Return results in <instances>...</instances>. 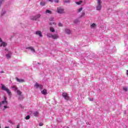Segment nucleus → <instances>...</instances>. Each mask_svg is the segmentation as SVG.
Segmentation results:
<instances>
[{
	"label": "nucleus",
	"mask_w": 128,
	"mask_h": 128,
	"mask_svg": "<svg viewBox=\"0 0 128 128\" xmlns=\"http://www.w3.org/2000/svg\"><path fill=\"white\" fill-rule=\"evenodd\" d=\"M2 46H3L4 48H6V46H8V44L6 43V42H2L0 45V48H2Z\"/></svg>",
	"instance_id": "11"
},
{
	"label": "nucleus",
	"mask_w": 128,
	"mask_h": 128,
	"mask_svg": "<svg viewBox=\"0 0 128 128\" xmlns=\"http://www.w3.org/2000/svg\"><path fill=\"white\" fill-rule=\"evenodd\" d=\"M2 104L6 106L8 104V101L3 100L0 102V106H2Z\"/></svg>",
	"instance_id": "8"
},
{
	"label": "nucleus",
	"mask_w": 128,
	"mask_h": 128,
	"mask_svg": "<svg viewBox=\"0 0 128 128\" xmlns=\"http://www.w3.org/2000/svg\"><path fill=\"white\" fill-rule=\"evenodd\" d=\"M8 106H4V110H6V108H8Z\"/></svg>",
	"instance_id": "33"
},
{
	"label": "nucleus",
	"mask_w": 128,
	"mask_h": 128,
	"mask_svg": "<svg viewBox=\"0 0 128 128\" xmlns=\"http://www.w3.org/2000/svg\"><path fill=\"white\" fill-rule=\"evenodd\" d=\"M33 114L34 116H36V117L38 116L39 114L38 111H36L35 112H34Z\"/></svg>",
	"instance_id": "13"
},
{
	"label": "nucleus",
	"mask_w": 128,
	"mask_h": 128,
	"mask_svg": "<svg viewBox=\"0 0 128 128\" xmlns=\"http://www.w3.org/2000/svg\"><path fill=\"white\" fill-rule=\"evenodd\" d=\"M126 74L128 76V70H126Z\"/></svg>",
	"instance_id": "44"
},
{
	"label": "nucleus",
	"mask_w": 128,
	"mask_h": 128,
	"mask_svg": "<svg viewBox=\"0 0 128 128\" xmlns=\"http://www.w3.org/2000/svg\"><path fill=\"white\" fill-rule=\"evenodd\" d=\"M16 90H18V88H16Z\"/></svg>",
	"instance_id": "48"
},
{
	"label": "nucleus",
	"mask_w": 128,
	"mask_h": 128,
	"mask_svg": "<svg viewBox=\"0 0 128 128\" xmlns=\"http://www.w3.org/2000/svg\"><path fill=\"white\" fill-rule=\"evenodd\" d=\"M0 128H2V126H0Z\"/></svg>",
	"instance_id": "49"
},
{
	"label": "nucleus",
	"mask_w": 128,
	"mask_h": 128,
	"mask_svg": "<svg viewBox=\"0 0 128 128\" xmlns=\"http://www.w3.org/2000/svg\"><path fill=\"white\" fill-rule=\"evenodd\" d=\"M97 10H102V0H97V6L96 7Z\"/></svg>",
	"instance_id": "3"
},
{
	"label": "nucleus",
	"mask_w": 128,
	"mask_h": 128,
	"mask_svg": "<svg viewBox=\"0 0 128 128\" xmlns=\"http://www.w3.org/2000/svg\"><path fill=\"white\" fill-rule=\"evenodd\" d=\"M54 2H56V4H58V2H60V1L58 0H54Z\"/></svg>",
	"instance_id": "32"
},
{
	"label": "nucleus",
	"mask_w": 128,
	"mask_h": 128,
	"mask_svg": "<svg viewBox=\"0 0 128 128\" xmlns=\"http://www.w3.org/2000/svg\"><path fill=\"white\" fill-rule=\"evenodd\" d=\"M0 72V74H4V71H1Z\"/></svg>",
	"instance_id": "40"
},
{
	"label": "nucleus",
	"mask_w": 128,
	"mask_h": 128,
	"mask_svg": "<svg viewBox=\"0 0 128 128\" xmlns=\"http://www.w3.org/2000/svg\"><path fill=\"white\" fill-rule=\"evenodd\" d=\"M64 8H62L60 7L58 8L57 9V12H58V14H64Z\"/></svg>",
	"instance_id": "6"
},
{
	"label": "nucleus",
	"mask_w": 128,
	"mask_h": 128,
	"mask_svg": "<svg viewBox=\"0 0 128 128\" xmlns=\"http://www.w3.org/2000/svg\"><path fill=\"white\" fill-rule=\"evenodd\" d=\"M85 15H86V14L84 13V12H82V14L80 16V18H82V16H84Z\"/></svg>",
	"instance_id": "24"
},
{
	"label": "nucleus",
	"mask_w": 128,
	"mask_h": 128,
	"mask_svg": "<svg viewBox=\"0 0 128 128\" xmlns=\"http://www.w3.org/2000/svg\"><path fill=\"white\" fill-rule=\"evenodd\" d=\"M50 32H55L54 28L52 26H50Z\"/></svg>",
	"instance_id": "16"
},
{
	"label": "nucleus",
	"mask_w": 128,
	"mask_h": 128,
	"mask_svg": "<svg viewBox=\"0 0 128 128\" xmlns=\"http://www.w3.org/2000/svg\"><path fill=\"white\" fill-rule=\"evenodd\" d=\"M46 3L45 2H42V1L40 2V4L42 6H46Z\"/></svg>",
	"instance_id": "15"
},
{
	"label": "nucleus",
	"mask_w": 128,
	"mask_h": 128,
	"mask_svg": "<svg viewBox=\"0 0 128 128\" xmlns=\"http://www.w3.org/2000/svg\"><path fill=\"white\" fill-rule=\"evenodd\" d=\"M4 2V0H0V8L2 6V2Z\"/></svg>",
	"instance_id": "23"
},
{
	"label": "nucleus",
	"mask_w": 128,
	"mask_h": 128,
	"mask_svg": "<svg viewBox=\"0 0 128 128\" xmlns=\"http://www.w3.org/2000/svg\"><path fill=\"white\" fill-rule=\"evenodd\" d=\"M16 80L18 82H24V80L23 79H20L18 77L16 78Z\"/></svg>",
	"instance_id": "9"
},
{
	"label": "nucleus",
	"mask_w": 128,
	"mask_h": 128,
	"mask_svg": "<svg viewBox=\"0 0 128 128\" xmlns=\"http://www.w3.org/2000/svg\"><path fill=\"white\" fill-rule=\"evenodd\" d=\"M65 32H66V34H70V30L68 29H66L65 30Z\"/></svg>",
	"instance_id": "18"
},
{
	"label": "nucleus",
	"mask_w": 128,
	"mask_h": 128,
	"mask_svg": "<svg viewBox=\"0 0 128 128\" xmlns=\"http://www.w3.org/2000/svg\"><path fill=\"white\" fill-rule=\"evenodd\" d=\"M4 100L5 102H6V96H4Z\"/></svg>",
	"instance_id": "38"
},
{
	"label": "nucleus",
	"mask_w": 128,
	"mask_h": 128,
	"mask_svg": "<svg viewBox=\"0 0 128 128\" xmlns=\"http://www.w3.org/2000/svg\"><path fill=\"white\" fill-rule=\"evenodd\" d=\"M38 64H40V62H38Z\"/></svg>",
	"instance_id": "46"
},
{
	"label": "nucleus",
	"mask_w": 128,
	"mask_h": 128,
	"mask_svg": "<svg viewBox=\"0 0 128 128\" xmlns=\"http://www.w3.org/2000/svg\"><path fill=\"white\" fill-rule=\"evenodd\" d=\"M63 98H64V100H70V96H68V94L66 92H64L62 94Z\"/></svg>",
	"instance_id": "5"
},
{
	"label": "nucleus",
	"mask_w": 128,
	"mask_h": 128,
	"mask_svg": "<svg viewBox=\"0 0 128 128\" xmlns=\"http://www.w3.org/2000/svg\"><path fill=\"white\" fill-rule=\"evenodd\" d=\"M1 88L2 90H5V92H6L8 96H12V92H10V89L6 88V86L4 85V84H1Z\"/></svg>",
	"instance_id": "2"
},
{
	"label": "nucleus",
	"mask_w": 128,
	"mask_h": 128,
	"mask_svg": "<svg viewBox=\"0 0 128 128\" xmlns=\"http://www.w3.org/2000/svg\"><path fill=\"white\" fill-rule=\"evenodd\" d=\"M18 98H19V100H24V97H22V96H19Z\"/></svg>",
	"instance_id": "31"
},
{
	"label": "nucleus",
	"mask_w": 128,
	"mask_h": 128,
	"mask_svg": "<svg viewBox=\"0 0 128 128\" xmlns=\"http://www.w3.org/2000/svg\"><path fill=\"white\" fill-rule=\"evenodd\" d=\"M16 128H20V124H18V125L17 126Z\"/></svg>",
	"instance_id": "43"
},
{
	"label": "nucleus",
	"mask_w": 128,
	"mask_h": 128,
	"mask_svg": "<svg viewBox=\"0 0 128 128\" xmlns=\"http://www.w3.org/2000/svg\"><path fill=\"white\" fill-rule=\"evenodd\" d=\"M49 24L50 26H52V24H54V26H56V22H50Z\"/></svg>",
	"instance_id": "26"
},
{
	"label": "nucleus",
	"mask_w": 128,
	"mask_h": 128,
	"mask_svg": "<svg viewBox=\"0 0 128 128\" xmlns=\"http://www.w3.org/2000/svg\"><path fill=\"white\" fill-rule=\"evenodd\" d=\"M36 36H40V38L42 37V32L41 31H40V30L36 31Z\"/></svg>",
	"instance_id": "7"
},
{
	"label": "nucleus",
	"mask_w": 128,
	"mask_h": 128,
	"mask_svg": "<svg viewBox=\"0 0 128 128\" xmlns=\"http://www.w3.org/2000/svg\"><path fill=\"white\" fill-rule=\"evenodd\" d=\"M38 88H40V90H42V85L40 84Z\"/></svg>",
	"instance_id": "36"
},
{
	"label": "nucleus",
	"mask_w": 128,
	"mask_h": 128,
	"mask_svg": "<svg viewBox=\"0 0 128 128\" xmlns=\"http://www.w3.org/2000/svg\"><path fill=\"white\" fill-rule=\"evenodd\" d=\"M39 126H44V123H42V122H40V123L39 124Z\"/></svg>",
	"instance_id": "30"
},
{
	"label": "nucleus",
	"mask_w": 128,
	"mask_h": 128,
	"mask_svg": "<svg viewBox=\"0 0 128 128\" xmlns=\"http://www.w3.org/2000/svg\"><path fill=\"white\" fill-rule=\"evenodd\" d=\"M12 88H16V86H14L12 87Z\"/></svg>",
	"instance_id": "41"
},
{
	"label": "nucleus",
	"mask_w": 128,
	"mask_h": 128,
	"mask_svg": "<svg viewBox=\"0 0 128 128\" xmlns=\"http://www.w3.org/2000/svg\"><path fill=\"white\" fill-rule=\"evenodd\" d=\"M22 92L20 90H17V94H18V96H22Z\"/></svg>",
	"instance_id": "19"
},
{
	"label": "nucleus",
	"mask_w": 128,
	"mask_h": 128,
	"mask_svg": "<svg viewBox=\"0 0 128 128\" xmlns=\"http://www.w3.org/2000/svg\"><path fill=\"white\" fill-rule=\"evenodd\" d=\"M5 128H10L9 126H6Z\"/></svg>",
	"instance_id": "45"
},
{
	"label": "nucleus",
	"mask_w": 128,
	"mask_h": 128,
	"mask_svg": "<svg viewBox=\"0 0 128 128\" xmlns=\"http://www.w3.org/2000/svg\"><path fill=\"white\" fill-rule=\"evenodd\" d=\"M123 90H124V92H128V88H126V87H124L123 88Z\"/></svg>",
	"instance_id": "29"
},
{
	"label": "nucleus",
	"mask_w": 128,
	"mask_h": 128,
	"mask_svg": "<svg viewBox=\"0 0 128 128\" xmlns=\"http://www.w3.org/2000/svg\"><path fill=\"white\" fill-rule=\"evenodd\" d=\"M26 50H32V52H35L34 48L32 46L28 47L26 48Z\"/></svg>",
	"instance_id": "12"
},
{
	"label": "nucleus",
	"mask_w": 128,
	"mask_h": 128,
	"mask_svg": "<svg viewBox=\"0 0 128 128\" xmlns=\"http://www.w3.org/2000/svg\"><path fill=\"white\" fill-rule=\"evenodd\" d=\"M91 28H94L96 26V24L93 23L92 24L90 25Z\"/></svg>",
	"instance_id": "14"
},
{
	"label": "nucleus",
	"mask_w": 128,
	"mask_h": 128,
	"mask_svg": "<svg viewBox=\"0 0 128 128\" xmlns=\"http://www.w3.org/2000/svg\"><path fill=\"white\" fill-rule=\"evenodd\" d=\"M82 8H80L78 10V12H82Z\"/></svg>",
	"instance_id": "28"
},
{
	"label": "nucleus",
	"mask_w": 128,
	"mask_h": 128,
	"mask_svg": "<svg viewBox=\"0 0 128 128\" xmlns=\"http://www.w3.org/2000/svg\"><path fill=\"white\" fill-rule=\"evenodd\" d=\"M42 94H44V96H46V94H48V91L46 89L43 90L42 92Z\"/></svg>",
	"instance_id": "10"
},
{
	"label": "nucleus",
	"mask_w": 128,
	"mask_h": 128,
	"mask_svg": "<svg viewBox=\"0 0 128 128\" xmlns=\"http://www.w3.org/2000/svg\"><path fill=\"white\" fill-rule=\"evenodd\" d=\"M0 42H2V40L0 38Z\"/></svg>",
	"instance_id": "39"
},
{
	"label": "nucleus",
	"mask_w": 128,
	"mask_h": 128,
	"mask_svg": "<svg viewBox=\"0 0 128 128\" xmlns=\"http://www.w3.org/2000/svg\"><path fill=\"white\" fill-rule=\"evenodd\" d=\"M58 26H62V23H59L58 24Z\"/></svg>",
	"instance_id": "37"
},
{
	"label": "nucleus",
	"mask_w": 128,
	"mask_h": 128,
	"mask_svg": "<svg viewBox=\"0 0 128 128\" xmlns=\"http://www.w3.org/2000/svg\"><path fill=\"white\" fill-rule=\"evenodd\" d=\"M6 58H10V54H6Z\"/></svg>",
	"instance_id": "25"
},
{
	"label": "nucleus",
	"mask_w": 128,
	"mask_h": 128,
	"mask_svg": "<svg viewBox=\"0 0 128 128\" xmlns=\"http://www.w3.org/2000/svg\"><path fill=\"white\" fill-rule=\"evenodd\" d=\"M46 36L48 38H51L52 40H58V38H60L58 34H52L50 33H47Z\"/></svg>",
	"instance_id": "1"
},
{
	"label": "nucleus",
	"mask_w": 128,
	"mask_h": 128,
	"mask_svg": "<svg viewBox=\"0 0 128 128\" xmlns=\"http://www.w3.org/2000/svg\"><path fill=\"white\" fill-rule=\"evenodd\" d=\"M39 86H40V84H38V83H36L34 85V88H38Z\"/></svg>",
	"instance_id": "21"
},
{
	"label": "nucleus",
	"mask_w": 128,
	"mask_h": 128,
	"mask_svg": "<svg viewBox=\"0 0 128 128\" xmlns=\"http://www.w3.org/2000/svg\"><path fill=\"white\" fill-rule=\"evenodd\" d=\"M8 50L7 49H5V50Z\"/></svg>",
	"instance_id": "47"
},
{
	"label": "nucleus",
	"mask_w": 128,
	"mask_h": 128,
	"mask_svg": "<svg viewBox=\"0 0 128 128\" xmlns=\"http://www.w3.org/2000/svg\"><path fill=\"white\" fill-rule=\"evenodd\" d=\"M88 100H90V102H92L94 100V98H88Z\"/></svg>",
	"instance_id": "34"
},
{
	"label": "nucleus",
	"mask_w": 128,
	"mask_h": 128,
	"mask_svg": "<svg viewBox=\"0 0 128 128\" xmlns=\"http://www.w3.org/2000/svg\"><path fill=\"white\" fill-rule=\"evenodd\" d=\"M30 116H26V120H29V119H30Z\"/></svg>",
	"instance_id": "27"
},
{
	"label": "nucleus",
	"mask_w": 128,
	"mask_h": 128,
	"mask_svg": "<svg viewBox=\"0 0 128 128\" xmlns=\"http://www.w3.org/2000/svg\"><path fill=\"white\" fill-rule=\"evenodd\" d=\"M82 4V0H80L78 2H76V4H78V6H80V4Z\"/></svg>",
	"instance_id": "20"
},
{
	"label": "nucleus",
	"mask_w": 128,
	"mask_h": 128,
	"mask_svg": "<svg viewBox=\"0 0 128 128\" xmlns=\"http://www.w3.org/2000/svg\"><path fill=\"white\" fill-rule=\"evenodd\" d=\"M64 2L66 4H68V2H70V0H64Z\"/></svg>",
	"instance_id": "22"
},
{
	"label": "nucleus",
	"mask_w": 128,
	"mask_h": 128,
	"mask_svg": "<svg viewBox=\"0 0 128 128\" xmlns=\"http://www.w3.org/2000/svg\"><path fill=\"white\" fill-rule=\"evenodd\" d=\"M41 16L40 14H37L35 16H32L30 18L32 20H38L40 18Z\"/></svg>",
	"instance_id": "4"
},
{
	"label": "nucleus",
	"mask_w": 128,
	"mask_h": 128,
	"mask_svg": "<svg viewBox=\"0 0 128 128\" xmlns=\"http://www.w3.org/2000/svg\"><path fill=\"white\" fill-rule=\"evenodd\" d=\"M74 22L75 24H76V22H78V20H74Z\"/></svg>",
	"instance_id": "35"
},
{
	"label": "nucleus",
	"mask_w": 128,
	"mask_h": 128,
	"mask_svg": "<svg viewBox=\"0 0 128 128\" xmlns=\"http://www.w3.org/2000/svg\"><path fill=\"white\" fill-rule=\"evenodd\" d=\"M48 2H54V0H48Z\"/></svg>",
	"instance_id": "42"
},
{
	"label": "nucleus",
	"mask_w": 128,
	"mask_h": 128,
	"mask_svg": "<svg viewBox=\"0 0 128 128\" xmlns=\"http://www.w3.org/2000/svg\"><path fill=\"white\" fill-rule=\"evenodd\" d=\"M46 14H52V12L51 10H48L46 11Z\"/></svg>",
	"instance_id": "17"
}]
</instances>
